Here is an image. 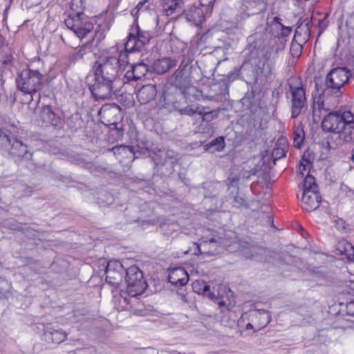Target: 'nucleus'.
<instances>
[{
    "label": "nucleus",
    "mask_w": 354,
    "mask_h": 354,
    "mask_svg": "<svg viewBox=\"0 0 354 354\" xmlns=\"http://www.w3.org/2000/svg\"><path fill=\"white\" fill-rule=\"evenodd\" d=\"M324 89H321L320 93L317 97H314L313 106V116L315 119L319 120L322 116L326 113L328 108L326 106L324 102V97L329 94L323 93Z\"/></svg>",
    "instance_id": "nucleus-19"
},
{
    "label": "nucleus",
    "mask_w": 354,
    "mask_h": 354,
    "mask_svg": "<svg viewBox=\"0 0 354 354\" xmlns=\"http://www.w3.org/2000/svg\"><path fill=\"white\" fill-rule=\"evenodd\" d=\"M192 288L194 292L207 297L214 302L217 303L220 308L225 306V302L223 299V295L227 291L226 287L219 286L216 288L217 294L216 295L214 288H213V291H211L210 286L204 281L196 280L192 283Z\"/></svg>",
    "instance_id": "nucleus-7"
},
{
    "label": "nucleus",
    "mask_w": 354,
    "mask_h": 354,
    "mask_svg": "<svg viewBox=\"0 0 354 354\" xmlns=\"http://www.w3.org/2000/svg\"><path fill=\"white\" fill-rule=\"evenodd\" d=\"M336 250L339 254H345L350 258L351 255L354 257V247L345 240L339 241L337 244Z\"/></svg>",
    "instance_id": "nucleus-34"
},
{
    "label": "nucleus",
    "mask_w": 354,
    "mask_h": 354,
    "mask_svg": "<svg viewBox=\"0 0 354 354\" xmlns=\"http://www.w3.org/2000/svg\"><path fill=\"white\" fill-rule=\"evenodd\" d=\"M339 138L346 142H351L354 141V123H349L346 124L342 130L339 133Z\"/></svg>",
    "instance_id": "nucleus-31"
},
{
    "label": "nucleus",
    "mask_w": 354,
    "mask_h": 354,
    "mask_svg": "<svg viewBox=\"0 0 354 354\" xmlns=\"http://www.w3.org/2000/svg\"><path fill=\"white\" fill-rule=\"evenodd\" d=\"M161 353L162 354H180V353H178L176 351H162Z\"/></svg>",
    "instance_id": "nucleus-54"
},
{
    "label": "nucleus",
    "mask_w": 354,
    "mask_h": 354,
    "mask_svg": "<svg viewBox=\"0 0 354 354\" xmlns=\"http://www.w3.org/2000/svg\"><path fill=\"white\" fill-rule=\"evenodd\" d=\"M41 120L52 125L56 126L57 124V118L55 113L53 111L51 107L48 105L44 106L41 112Z\"/></svg>",
    "instance_id": "nucleus-30"
},
{
    "label": "nucleus",
    "mask_w": 354,
    "mask_h": 354,
    "mask_svg": "<svg viewBox=\"0 0 354 354\" xmlns=\"http://www.w3.org/2000/svg\"><path fill=\"white\" fill-rule=\"evenodd\" d=\"M189 57L183 56L178 68L171 77V81L176 87L186 86L190 82L191 63Z\"/></svg>",
    "instance_id": "nucleus-12"
},
{
    "label": "nucleus",
    "mask_w": 354,
    "mask_h": 354,
    "mask_svg": "<svg viewBox=\"0 0 354 354\" xmlns=\"http://www.w3.org/2000/svg\"><path fill=\"white\" fill-rule=\"evenodd\" d=\"M116 131L118 132V136H121L122 135L118 129H117Z\"/></svg>",
    "instance_id": "nucleus-59"
},
{
    "label": "nucleus",
    "mask_w": 354,
    "mask_h": 354,
    "mask_svg": "<svg viewBox=\"0 0 354 354\" xmlns=\"http://www.w3.org/2000/svg\"><path fill=\"white\" fill-rule=\"evenodd\" d=\"M149 73L148 66L143 63L139 62L131 65V70L126 72L124 75L123 82L124 83L131 81H137L147 78Z\"/></svg>",
    "instance_id": "nucleus-16"
},
{
    "label": "nucleus",
    "mask_w": 354,
    "mask_h": 354,
    "mask_svg": "<svg viewBox=\"0 0 354 354\" xmlns=\"http://www.w3.org/2000/svg\"><path fill=\"white\" fill-rule=\"evenodd\" d=\"M306 191H317V185L315 183V179L313 176L307 175L304 180V192Z\"/></svg>",
    "instance_id": "nucleus-41"
},
{
    "label": "nucleus",
    "mask_w": 354,
    "mask_h": 354,
    "mask_svg": "<svg viewBox=\"0 0 354 354\" xmlns=\"http://www.w3.org/2000/svg\"><path fill=\"white\" fill-rule=\"evenodd\" d=\"M176 62L170 57H163L156 60L153 64V69L157 74H163L175 66Z\"/></svg>",
    "instance_id": "nucleus-24"
},
{
    "label": "nucleus",
    "mask_w": 354,
    "mask_h": 354,
    "mask_svg": "<svg viewBox=\"0 0 354 354\" xmlns=\"http://www.w3.org/2000/svg\"><path fill=\"white\" fill-rule=\"evenodd\" d=\"M64 21L67 28L72 30L79 38L85 37L93 28V24L87 20L84 13L67 16Z\"/></svg>",
    "instance_id": "nucleus-9"
},
{
    "label": "nucleus",
    "mask_w": 354,
    "mask_h": 354,
    "mask_svg": "<svg viewBox=\"0 0 354 354\" xmlns=\"http://www.w3.org/2000/svg\"><path fill=\"white\" fill-rule=\"evenodd\" d=\"M352 160L354 162V149H353Z\"/></svg>",
    "instance_id": "nucleus-60"
},
{
    "label": "nucleus",
    "mask_w": 354,
    "mask_h": 354,
    "mask_svg": "<svg viewBox=\"0 0 354 354\" xmlns=\"http://www.w3.org/2000/svg\"><path fill=\"white\" fill-rule=\"evenodd\" d=\"M207 13L205 12V9L203 8H192L187 15V18L189 21H192L194 25L199 26L203 21L205 15Z\"/></svg>",
    "instance_id": "nucleus-29"
},
{
    "label": "nucleus",
    "mask_w": 354,
    "mask_h": 354,
    "mask_svg": "<svg viewBox=\"0 0 354 354\" xmlns=\"http://www.w3.org/2000/svg\"><path fill=\"white\" fill-rule=\"evenodd\" d=\"M125 271L120 261H109L105 270L106 283L113 288H118L122 281L123 274Z\"/></svg>",
    "instance_id": "nucleus-15"
},
{
    "label": "nucleus",
    "mask_w": 354,
    "mask_h": 354,
    "mask_svg": "<svg viewBox=\"0 0 354 354\" xmlns=\"http://www.w3.org/2000/svg\"><path fill=\"white\" fill-rule=\"evenodd\" d=\"M212 241H214V242H215V243L209 245V246H207V248L215 249L216 252L214 253H206V254H209V255H214L218 253H220L223 249V247L224 246L223 239L221 237H218V238L212 237L210 239L203 238V241H209L210 242Z\"/></svg>",
    "instance_id": "nucleus-38"
},
{
    "label": "nucleus",
    "mask_w": 354,
    "mask_h": 354,
    "mask_svg": "<svg viewBox=\"0 0 354 354\" xmlns=\"http://www.w3.org/2000/svg\"><path fill=\"white\" fill-rule=\"evenodd\" d=\"M136 50H127L121 51L119 53L118 56H109V58H113L116 60V66L119 70L122 67H124L129 63V53L136 52Z\"/></svg>",
    "instance_id": "nucleus-33"
},
{
    "label": "nucleus",
    "mask_w": 354,
    "mask_h": 354,
    "mask_svg": "<svg viewBox=\"0 0 354 354\" xmlns=\"http://www.w3.org/2000/svg\"><path fill=\"white\" fill-rule=\"evenodd\" d=\"M279 29H280V35L283 37L288 36L292 31L291 27L285 26L284 25L281 26Z\"/></svg>",
    "instance_id": "nucleus-48"
},
{
    "label": "nucleus",
    "mask_w": 354,
    "mask_h": 354,
    "mask_svg": "<svg viewBox=\"0 0 354 354\" xmlns=\"http://www.w3.org/2000/svg\"><path fill=\"white\" fill-rule=\"evenodd\" d=\"M349 123H354V114L346 106H341L324 116L322 127L324 131L339 134Z\"/></svg>",
    "instance_id": "nucleus-2"
},
{
    "label": "nucleus",
    "mask_w": 354,
    "mask_h": 354,
    "mask_svg": "<svg viewBox=\"0 0 354 354\" xmlns=\"http://www.w3.org/2000/svg\"><path fill=\"white\" fill-rule=\"evenodd\" d=\"M182 3L183 0H160L162 12L167 16L180 12Z\"/></svg>",
    "instance_id": "nucleus-26"
},
{
    "label": "nucleus",
    "mask_w": 354,
    "mask_h": 354,
    "mask_svg": "<svg viewBox=\"0 0 354 354\" xmlns=\"http://www.w3.org/2000/svg\"><path fill=\"white\" fill-rule=\"evenodd\" d=\"M289 90L291 97V117L295 118L301 113L306 103V91L301 85H290Z\"/></svg>",
    "instance_id": "nucleus-14"
},
{
    "label": "nucleus",
    "mask_w": 354,
    "mask_h": 354,
    "mask_svg": "<svg viewBox=\"0 0 354 354\" xmlns=\"http://www.w3.org/2000/svg\"><path fill=\"white\" fill-rule=\"evenodd\" d=\"M250 174H245V173L243 174V176L244 178H249Z\"/></svg>",
    "instance_id": "nucleus-58"
},
{
    "label": "nucleus",
    "mask_w": 354,
    "mask_h": 354,
    "mask_svg": "<svg viewBox=\"0 0 354 354\" xmlns=\"http://www.w3.org/2000/svg\"><path fill=\"white\" fill-rule=\"evenodd\" d=\"M86 168H88V169H91L92 167H93V164L90 163V162H88L86 164Z\"/></svg>",
    "instance_id": "nucleus-56"
},
{
    "label": "nucleus",
    "mask_w": 354,
    "mask_h": 354,
    "mask_svg": "<svg viewBox=\"0 0 354 354\" xmlns=\"http://www.w3.org/2000/svg\"><path fill=\"white\" fill-rule=\"evenodd\" d=\"M74 322H79L81 320V316L85 315V313L80 310H75L73 311Z\"/></svg>",
    "instance_id": "nucleus-49"
},
{
    "label": "nucleus",
    "mask_w": 354,
    "mask_h": 354,
    "mask_svg": "<svg viewBox=\"0 0 354 354\" xmlns=\"http://www.w3.org/2000/svg\"><path fill=\"white\" fill-rule=\"evenodd\" d=\"M168 280L172 284L184 286L189 280V275L184 268H176L170 270Z\"/></svg>",
    "instance_id": "nucleus-20"
},
{
    "label": "nucleus",
    "mask_w": 354,
    "mask_h": 354,
    "mask_svg": "<svg viewBox=\"0 0 354 354\" xmlns=\"http://www.w3.org/2000/svg\"><path fill=\"white\" fill-rule=\"evenodd\" d=\"M150 40V34L149 32L142 30L138 24L133 26L131 28L127 41L124 44V48L127 50L141 51L145 46Z\"/></svg>",
    "instance_id": "nucleus-8"
},
{
    "label": "nucleus",
    "mask_w": 354,
    "mask_h": 354,
    "mask_svg": "<svg viewBox=\"0 0 354 354\" xmlns=\"http://www.w3.org/2000/svg\"><path fill=\"white\" fill-rule=\"evenodd\" d=\"M115 155H120L122 153H124L127 156L131 155L134 156L133 148L127 145H120L114 147L112 149Z\"/></svg>",
    "instance_id": "nucleus-44"
},
{
    "label": "nucleus",
    "mask_w": 354,
    "mask_h": 354,
    "mask_svg": "<svg viewBox=\"0 0 354 354\" xmlns=\"http://www.w3.org/2000/svg\"><path fill=\"white\" fill-rule=\"evenodd\" d=\"M346 310L348 315L354 316V301L347 304Z\"/></svg>",
    "instance_id": "nucleus-50"
},
{
    "label": "nucleus",
    "mask_w": 354,
    "mask_h": 354,
    "mask_svg": "<svg viewBox=\"0 0 354 354\" xmlns=\"http://www.w3.org/2000/svg\"><path fill=\"white\" fill-rule=\"evenodd\" d=\"M250 174L254 175L255 174V171H252Z\"/></svg>",
    "instance_id": "nucleus-62"
},
{
    "label": "nucleus",
    "mask_w": 354,
    "mask_h": 354,
    "mask_svg": "<svg viewBox=\"0 0 354 354\" xmlns=\"http://www.w3.org/2000/svg\"><path fill=\"white\" fill-rule=\"evenodd\" d=\"M351 75L350 70L344 67L331 70L326 77L324 94H330L337 98L341 97L343 94L342 88L348 83Z\"/></svg>",
    "instance_id": "nucleus-3"
},
{
    "label": "nucleus",
    "mask_w": 354,
    "mask_h": 354,
    "mask_svg": "<svg viewBox=\"0 0 354 354\" xmlns=\"http://www.w3.org/2000/svg\"><path fill=\"white\" fill-rule=\"evenodd\" d=\"M176 111H178L180 115H187L189 116H193L195 114L201 113L203 112V106H198L197 104H191L187 105L183 109H176Z\"/></svg>",
    "instance_id": "nucleus-37"
},
{
    "label": "nucleus",
    "mask_w": 354,
    "mask_h": 354,
    "mask_svg": "<svg viewBox=\"0 0 354 354\" xmlns=\"http://www.w3.org/2000/svg\"><path fill=\"white\" fill-rule=\"evenodd\" d=\"M302 208L308 212L317 209L321 203V195L319 192L306 191L303 192Z\"/></svg>",
    "instance_id": "nucleus-17"
},
{
    "label": "nucleus",
    "mask_w": 354,
    "mask_h": 354,
    "mask_svg": "<svg viewBox=\"0 0 354 354\" xmlns=\"http://www.w3.org/2000/svg\"><path fill=\"white\" fill-rule=\"evenodd\" d=\"M125 281L129 296L136 297L141 295L147 288L142 272L136 266L127 268L125 271Z\"/></svg>",
    "instance_id": "nucleus-5"
},
{
    "label": "nucleus",
    "mask_w": 354,
    "mask_h": 354,
    "mask_svg": "<svg viewBox=\"0 0 354 354\" xmlns=\"http://www.w3.org/2000/svg\"><path fill=\"white\" fill-rule=\"evenodd\" d=\"M295 47L298 48L299 52L301 51V50L302 48V46L301 44L292 43L290 50H292Z\"/></svg>",
    "instance_id": "nucleus-53"
},
{
    "label": "nucleus",
    "mask_w": 354,
    "mask_h": 354,
    "mask_svg": "<svg viewBox=\"0 0 354 354\" xmlns=\"http://www.w3.org/2000/svg\"><path fill=\"white\" fill-rule=\"evenodd\" d=\"M286 141L284 139L278 140L272 151L275 159H279L286 156L287 152Z\"/></svg>",
    "instance_id": "nucleus-32"
},
{
    "label": "nucleus",
    "mask_w": 354,
    "mask_h": 354,
    "mask_svg": "<svg viewBox=\"0 0 354 354\" xmlns=\"http://www.w3.org/2000/svg\"><path fill=\"white\" fill-rule=\"evenodd\" d=\"M292 137L294 146L298 149L300 148L305 137L304 131L301 124L294 127Z\"/></svg>",
    "instance_id": "nucleus-35"
},
{
    "label": "nucleus",
    "mask_w": 354,
    "mask_h": 354,
    "mask_svg": "<svg viewBox=\"0 0 354 354\" xmlns=\"http://www.w3.org/2000/svg\"><path fill=\"white\" fill-rule=\"evenodd\" d=\"M284 48L285 43L280 38L274 39V43L268 46L264 55L265 62L262 66V73L265 76L268 77L272 74L274 60L277 57L279 52L283 50Z\"/></svg>",
    "instance_id": "nucleus-11"
},
{
    "label": "nucleus",
    "mask_w": 354,
    "mask_h": 354,
    "mask_svg": "<svg viewBox=\"0 0 354 354\" xmlns=\"http://www.w3.org/2000/svg\"><path fill=\"white\" fill-rule=\"evenodd\" d=\"M66 333L62 329L49 328L45 330L44 337L47 342L60 344L66 338Z\"/></svg>",
    "instance_id": "nucleus-27"
},
{
    "label": "nucleus",
    "mask_w": 354,
    "mask_h": 354,
    "mask_svg": "<svg viewBox=\"0 0 354 354\" xmlns=\"http://www.w3.org/2000/svg\"><path fill=\"white\" fill-rule=\"evenodd\" d=\"M93 53V41L87 42L80 46L75 52L69 55L71 63H75Z\"/></svg>",
    "instance_id": "nucleus-25"
},
{
    "label": "nucleus",
    "mask_w": 354,
    "mask_h": 354,
    "mask_svg": "<svg viewBox=\"0 0 354 354\" xmlns=\"http://www.w3.org/2000/svg\"><path fill=\"white\" fill-rule=\"evenodd\" d=\"M156 86L152 84L143 86L137 93V98L141 104H147L153 100L156 95Z\"/></svg>",
    "instance_id": "nucleus-22"
},
{
    "label": "nucleus",
    "mask_w": 354,
    "mask_h": 354,
    "mask_svg": "<svg viewBox=\"0 0 354 354\" xmlns=\"http://www.w3.org/2000/svg\"><path fill=\"white\" fill-rule=\"evenodd\" d=\"M311 19L306 17L299 22L297 26L294 39L298 38L300 42L305 43L310 35V26Z\"/></svg>",
    "instance_id": "nucleus-21"
},
{
    "label": "nucleus",
    "mask_w": 354,
    "mask_h": 354,
    "mask_svg": "<svg viewBox=\"0 0 354 354\" xmlns=\"http://www.w3.org/2000/svg\"><path fill=\"white\" fill-rule=\"evenodd\" d=\"M42 75L37 70L26 68L20 72L16 79L19 90L32 96L41 88Z\"/></svg>",
    "instance_id": "nucleus-4"
},
{
    "label": "nucleus",
    "mask_w": 354,
    "mask_h": 354,
    "mask_svg": "<svg viewBox=\"0 0 354 354\" xmlns=\"http://www.w3.org/2000/svg\"><path fill=\"white\" fill-rule=\"evenodd\" d=\"M142 6H143V3L140 2L138 3V7Z\"/></svg>",
    "instance_id": "nucleus-61"
},
{
    "label": "nucleus",
    "mask_w": 354,
    "mask_h": 354,
    "mask_svg": "<svg viewBox=\"0 0 354 354\" xmlns=\"http://www.w3.org/2000/svg\"><path fill=\"white\" fill-rule=\"evenodd\" d=\"M223 139L222 138H216L215 140H214L211 144L212 145H216V143H218L220 147H223Z\"/></svg>",
    "instance_id": "nucleus-52"
},
{
    "label": "nucleus",
    "mask_w": 354,
    "mask_h": 354,
    "mask_svg": "<svg viewBox=\"0 0 354 354\" xmlns=\"http://www.w3.org/2000/svg\"><path fill=\"white\" fill-rule=\"evenodd\" d=\"M239 75L241 78H248L249 77L254 75L253 67L250 62L245 60L242 65L240 66Z\"/></svg>",
    "instance_id": "nucleus-40"
},
{
    "label": "nucleus",
    "mask_w": 354,
    "mask_h": 354,
    "mask_svg": "<svg viewBox=\"0 0 354 354\" xmlns=\"http://www.w3.org/2000/svg\"><path fill=\"white\" fill-rule=\"evenodd\" d=\"M242 254L246 258H251L259 254H262L266 252V250L263 248L251 245L248 248H244L242 250Z\"/></svg>",
    "instance_id": "nucleus-39"
},
{
    "label": "nucleus",
    "mask_w": 354,
    "mask_h": 354,
    "mask_svg": "<svg viewBox=\"0 0 354 354\" xmlns=\"http://www.w3.org/2000/svg\"><path fill=\"white\" fill-rule=\"evenodd\" d=\"M69 6L70 10L66 13L67 16L82 15L84 13V6L82 0H71Z\"/></svg>",
    "instance_id": "nucleus-36"
},
{
    "label": "nucleus",
    "mask_w": 354,
    "mask_h": 354,
    "mask_svg": "<svg viewBox=\"0 0 354 354\" xmlns=\"http://www.w3.org/2000/svg\"><path fill=\"white\" fill-rule=\"evenodd\" d=\"M5 43V39L0 34V48L3 46Z\"/></svg>",
    "instance_id": "nucleus-55"
},
{
    "label": "nucleus",
    "mask_w": 354,
    "mask_h": 354,
    "mask_svg": "<svg viewBox=\"0 0 354 354\" xmlns=\"http://www.w3.org/2000/svg\"><path fill=\"white\" fill-rule=\"evenodd\" d=\"M248 319L249 322L246 324L247 330L253 329L254 331L259 330L266 327L270 322V315L266 310H250L248 313L243 315L238 321V324L242 326L244 322Z\"/></svg>",
    "instance_id": "nucleus-6"
},
{
    "label": "nucleus",
    "mask_w": 354,
    "mask_h": 354,
    "mask_svg": "<svg viewBox=\"0 0 354 354\" xmlns=\"http://www.w3.org/2000/svg\"><path fill=\"white\" fill-rule=\"evenodd\" d=\"M267 0H252L245 3V12L248 16H252L264 12L267 9Z\"/></svg>",
    "instance_id": "nucleus-23"
},
{
    "label": "nucleus",
    "mask_w": 354,
    "mask_h": 354,
    "mask_svg": "<svg viewBox=\"0 0 354 354\" xmlns=\"http://www.w3.org/2000/svg\"><path fill=\"white\" fill-rule=\"evenodd\" d=\"M271 24L275 26L277 28H279L281 26H283L281 24V19L279 17H274Z\"/></svg>",
    "instance_id": "nucleus-51"
},
{
    "label": "nucleus",
    "mask_w": 354,
    "mask_h": 354,
    "mask_svg": "<svg viewBox=\"0 0 354 354\" xmlns=\"http://www.w3.org/2000/svg\"><path fill=\"white\" fill-rule=\"evenodd\" d=\"M214 241H203V239L199 241V243H193L192 247L190 248V251L194 255H199L205 253H214L215 249L207 248L210 244H214Z\"/></svg>",
    "instance_id": "nucleus-28"
},
{
    "label": "nucleus",
    "mask_w": 354,
    "mask_h": 354,
    "mask_svg": "<svg viewBox=\"0 0 354 354\" xmlns=\"http://www.w3.org/2000/svg\"><path fill=\"white\" fill-rule=\"evenodd\" d=\"M180 354H194V353H180Z\"/></svg>",
    "instance_id": "nucleus-63"
},
{
    "label": "nucleus",
    "mask_w": 354,
    "mask_h": 354,
    "mask_svg": "<svg viewBox=\"0 0 354 354\" xmlns=\"http://www.w3.org/2000/svg\"><path fill=\"white\" fill-rule=\"evenodd\" d=\"M9 63H10V59H7V60H4L3 61V64L7 65Z\"/></svg>",
    "instance_id": "nucleus-57"
},
{
    "label": "nucleus",
    "mask_w": 354,
    "mask_h": 354,
    "mask_svg": "<svg viewBox=\"0 0 354 354\" xmlns=\"http://www.w3.org/2000/svg\"><path fill=\"white\" fill-rule=\"evenodd\" d=\"M95 78L93 83H88V88L96 100L111 97L115 84L119 80V70L116 60L109 57L95 62L93 67Z\"/></svg>",
    "instance_id": "nucleus-1"
},
{
    "label": "nucleus",
    "mask_w": 354,
    "mask_h": 354,
    "mask_svg": "<svg viewBox=\"0 0 354 354\" xmlns=\"http://www.w3.org/2000/svg\"><path fill=\"white\" fill-rule=\"evenodd\" d=\"M99 114L102 118L106 120L110 124H115L119 119L120 109L115 104L104 105L100 109Z\"/></svg>",
    "instance_id": "nucleus-18"
},
{
    "label": "nucleus",
    "mask_w": 354,
    "mask_h": 354,
    "mask_svg": "<svg viewBox=\"0 0 354 354\" xmlns=\"http://www.w3.org/2000/svg\"><path fill=\"white\" fill-rule=\"evenodd\" d=\"M156 166L162 165L165 167L166 173L171 174L177 162V154L172 150L165 151L160 149L154 148L149 151Z\"/></svg>",
    "instance_id": "nucleus-10"
},
{
    "label": "nucleus",
    "mask_w": 354,
    "mask_h": 354,
    "mask_svg": "<svg viewBox=\"0 0 354 354\" xmlns=\"http://www.w3.org/2000/svg\"><path fill=\"white\" fill-rule=\"evenodd\" d=\"M198 115L201 116L203 121L209 122L217 115V113L215 111L205 112L204 111V108L203 107V112L201 113H198Z\"/></svg>",
    "instance_id": "nucleus-45"
},
{
    "label": "nucleus",
    "mask_w": 354,
    "mask_h": 354,
    "mask_svg": "<svg viewBox=\"0 0 354 354\" xmlns=\"http://www.w3.org/2000/svg\"><path fill=\"white\" fill-rule=\"evenodd\" d=\"M214 1L215 0H200L201 6L205 9L206 13H211Z\"/></svg>",
    "instance_id": "nucleus-46"
},
{
    "label": "nucleus",
    "mask_w": 354,
    "mask_h": 354,
    "mask_svg": "<svg viewBox=\"0 0 354 354\" xmlns=\"http://www.w3.org/2000/svg\"><path fill=\"white\" fill-rule=\"evenodd\" d=\"M8 145H10V154L26 159H30L31 158L32 154L28 151L26 145L17 139H11L0 129V146L6 147Z\"/></svg>",
    "instance_id": "nucleus-13"
},
{
    "label": "nucleus",
    "mask_w": 354,
    "mask_h": 354,
    "mask_svg": "<svg viewBox=\"0 0 354 354\" xmlns=\"http://www.w3.org/2000/svg\"><path fill=\"white\" fill-rule=\"evenodd\" d=\"M67 125L72 129L76 130L77 128L80 127L82 120L81 117L79 113H76L75 114L71 115L67 119Z\"/></svg>",
    "instance_id": "nucleus-43"
},
{
    "label": "nucleus",
    "mask_w": 354,
    "mask_h": 354,
    "mask_svg": "<svg viewBox=\"0 0 354 354\" xmlns=\"http://www.w3.org/2000/svg\"><path fill=\"white\" fill-rule=\"evenodd\" d=\"M227 37L225 35H223L222 37H215L214 41H213V48L216 49H225L227 50L229 48L230 44L227 41Z\"/></svg>",
    "instance_id": "nucleus-42"
},
{
    "label": "nucleus",
    "mask_w": 354,
    "mask_h": 354,
    "mask_svg": "<svg viewBox=\"0 0 354 354\" xmlns=\"http://www.w3.org/2000/svg\"><path fill=\"white\" fill-rule=\"evenodd\" d=\"M310 165V161L307 159L302 158V161L301 162L299 166V173L304 176V171L306 170L307 167Z\"/></svg>",
    "instance_id": "nucleus-47"
}]
</instances>
